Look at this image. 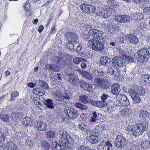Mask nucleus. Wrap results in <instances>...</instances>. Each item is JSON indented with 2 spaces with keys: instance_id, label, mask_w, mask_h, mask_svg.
I'll use <instances>...</instances> for the list:
<instances>
[{
  "instance_id": "obj_20",
  "label": "nucleus",
  "mask_w": 150,
  "mask_h": 150,
  "mask_svg": "<svg viewBox=\"0 0 150 150\" xmlns=\"http://www.w3.org/2000/svg\"><path fill=\"white\" fill-rule=\"evenodd\" d=\"M33 102L34 104L38 108L41 110H42V105L44 104L42 101L40 99V97H35L33 99Z\"/></svg>"
},
{
  "instance_id": "obj_37",
  "label": "nucleus",
  "mask_w": 150,
  "mask_h": 150,
  "mask_svg": "<svg viewBox=\"0 0 150 150\" xmlns=\"http://www.w3.org/2000/svg\"><path fill=\"white\" fill-rule=\"evenodd\" d=\"M134 19L135 20H136L135 23L137 22V21H140V20H142V19L143 18V15L141 13H135L133 14Z\"/></svg>"
},
{
  "instance_id": "obj_44",
  "label": "nucleus",
  "mask_w": 150,
  "mask_h": 150,
  "mask_svg": "<svg viewBox=\"0 0 150 150\" xmlns=\"http://www.w3.org/2000/svg\"><path fill=\"white\" fill-rule=\"evenodd\" d=\"M46 136L49 138H54L56 137V133L53 130H50L47 132Z\"/></svg>"
},
{
  "instance_id": "obj_60",
  "label": "nucleus",
  "mask_w": 150,
  "mask_h": 150,
  "mask_svg": "<svg viewBox=\"0 0 150 150\" xmlns=\"http://www.w3.org/2000/svg\"><path fill=\"white\" fill-rule=\"evenodd\" d=\"M126 132L128 135H131V126L130 125H128L126 129Z\"/></svg>"
},
{
  "instance_id": "obj_41",
  "label": "nucleus",
  "mask_w": 150,
  "mask_h": 150,
  "mask_svg": "<svg viewBox=\"0 0 150 150\" xmlns=\"http://www.w3.org/2000/svg\"><path fill=\"white\" fill-rule=\"evenodd\" d=\"M132 99L134 104L138 103L141 101V99L139 97V94H132Z\"/></svg>"
},
{
  "instance_id": "obj_25",
  "label": "nucleus",
  "mask_w": 150,
  "mask_h": 150,
  "mask_svg": "<svg viewBox=\"0 0 150 150\" xmlns=\"http://www.w3.org/2000/svg\"><path fill=\"white\" fill-rule=\"evenodd\" d=\"M33 93L36 95L43 96L45 94V91L42 88H39L37 87L33 89Z\"/></svg>"
},
{
  "instance_id": "obj_28",
  "label": "nucleus",
  "mask_w": 150,
  "mask_h": 150,
  "mask_svg": "<svg viewBox=\"0 0 150 150\" xmlns=\"http://www.w3.org/2000/svg\"><path fill=\"white\" fill-rule=\"evenodd\" d=\"M11 117L13 120L15 121L18 119H22V115L20 112H13L11 113Z\"/></svg>"
},
{
  "instance_id": "obj_17",
  "label": "nucleus",
  "mask_w": 150,
  "mask_h": 150,
  "mask_svg": "<svg viewBox=\"0 0 150 150\" xmlns=\"http://www.w3.org/2000/svg\"><path fill=\"white\" fill-rule=\"evenodd\" d=\"M115 19L118 22L121 23L128 22L130 20L129 16L124 15L116 16L115 17Z\"/></svg>"
},
{
  "instance_id": "obj_63",
  "label": "nucleus",
  "mask_w": 150,
  "mask_h": 150,
  "mask_svg": "<svg viewBox=\"0 0 150 150\" xmlns=\"http://www.w3.org/2000/svg\"><path fill=\"white\" fill-rule=\"evenodd\" d=\"M109 97V96L105 93H103L101 97L102 101L104 103L105 100Z\"/></svg>"
},
{
  "instance_id": "obj_14",
  "label": "nucleus",
  "mask_w": 150,
  "mask_h": 150,
  "mask_svg": "<svg viewBox=\"0 0 150 150\" xmlns=\"http://www.w3.org/2000/svg\"><path fill=\"white\" fill-rule=\"evenodd\" d=\"M72 34V35H73V36L74 37H73V38H74V39L73 38V39L71 40V41L74 42V45L75 46H76V48L74 47L73 51L79 52L82 49V47L81 45L78 42L79 37L76 34Z\"/></svg>"
},
{
  "instance_id": "obj_51",
  "label": "nucleus",
  "mask_w": 150,
  "mask_h": 150,
  "mask_svg": "<svg viewBox=\"0 0 150 150\" xmlns=\"http://www.w3.org/2000/svg\"><path fill=\"white\" fill-rule=\"evenodd\" d=\"M82 59L83 58L81 57H77L74 58L73 61L74 63L78 64L82 62Z\"/></svg>"
},
{
  "instance_id": "obj_48",
  "label": "nucleus",
  "mask_w": 150,
  "mask_h": 150,
  "mask_svg": "<svg viewBox=\"0 0 150 150\" xmlns=\"http://www.w3.org/2000/svg\"><path fill=\"white\" fill-rule=\"evenodd\" d=\"M30 120V119L29 117H25L23 119L22 123L24 126H27L29 125Z\"/></svg>"
},
{
  "instance_id": "obj_50",
  "label": "nucleus",
  "mask_w": 150,
  "mask_h": 150,
  "mask_svg": "<svg viewBox=\"0 0 150 150\" xmlns=\"http://www.w3.org/2000/svg\"><path fill=\"white\" fill-rule=\"evenodd\" d=\"M42 147L45 150H48L50 148V145L46 141H43L42 144Z\"/></svg>"
},
{
  "instance_id": "obj_15",
  "label": "nucleus",
  "mask_w": 150,
  "mask_h": 150,
  "mask_svg": "<svg viewBox=\"0 0 150 150\" xmlns=\"http://www.w3.org/2000/svg\"><path fill=\"white\" fill-rule=\"evenodd\" d=\"M99 134L96 131H92L91 132V135L89 136V142L92 144H96L98 141V136Z\"/></svg>"
},
{
  "instance_id": "obj_16",
  "label": "nucleus",
  "mask_w": 150,
  "mask_h": 150,
  "mask_svg": "<svg viewBox=\"0 0 150 150\" xmlns=\"http://www.w3.org/2000/svg\"><path fill=\"white\" fill-rule=\"evenodd\" d=\"M110 58L106 56H104L100 57L99 63L100 65L107 67L110 64Z\"/></svg>"
},
{
  "instance_id": "obj_18",
  "label": "nucleus",
  "mask_w": 150,
  "mask_h": 150,
  "mask_svg": "<svg viewBox=\"0 0 150 150\" xmlns=\"http://www.w3.org/2000/svg\"><path fill=\"white\" fill-rule=\"evenodd\" d=\"M68 81L73 86L78 85L79 83V79L78 76L75 75L68 77Z\"/></svg>"
},
{
  "instance_id": "obj_43",
  "label": "nucleus",
  "mask_w": 150,
  "mask_h": 150,
  "mask_svg": "<svg viewBox=\"0 0 150 150\" xmlns=\"http://www.w3.org/2000/svg\"><path fill=\"white\" fill-rule=\"evenodd\" d=\"M112 144L109 141H108L103 145V150H110V148H111Z\"/></svg>"
},
{
  "instance_id": "obj_35",
  "label": "nucleus",
  "mask_w": 150,
  "mask_h": 150,
  "mask_svg": "<svg viewBox=\"0 0 150 150\" xmlns=\"http://www.w3.org/2000/svg\"><path fill=\"white\" fill-rule=\"evenodd\" d=\"M66 75L68 77H70L71 76L75 75L74 73V70L71 67H67L65 70Z\"/></svg>"
},
{
  "instance_id": "obj_46",
  "label": "nucleus",
  "mask_w": 150,
  "mask_h": 150,
  "mask_svg": "<svg viewBox=\"0 0 150 150\" xmlns=\"http://www.w3.org/2000/svg\"><path fill=\"white\" fill-rule=\"evenodd\" d=\"M142 79L146 83H150V75L143 74Z\"/></svg>"
},
{
  "instance_id": "obj_1",
  "label": "nucleus",
  "mask_w": 150,
  "mask_h": 150,
  "mask_svg": "<svg viewBox=\"0 0 150 150\" xmlns=\"http://www.w3.org/2000/svg\"><path fill=\"white\" fill-rule=\"evenodd\" d=\"M149 127V122L144 121L140 124L134 125L132 128V134L134 137H137L144 131H148Z\"/></svg>"
},
{
  "instance_id": "obj_47",
  "label": "nucleus",
  "mask_w": 150,
  "mask_h": 150,
  "mask_svg": "<svg viewBox=\"0 0 150 150\" xmlns=\"http://www.w3.org/2000/svg\"><path fill=\"white\" fill-rule=\"evenodd\" d=\"M19 95V93L17 91H15L13 92L11 94V97L10 100L12 101L15 100L16 98Z\"/></svg>"
},
{
  "instance_id": "obj_7",
  "label": "nucleus",
  "mask_w": 150,
  "mask_h": 150,
  "mask_svg": "<svg viewBox=\"0 0 150 150\" xmlns=\"http://www.w3.org/2000/svg\"><path fill=\"white\" fill-rule=\"evenodd\" d=\"M59 142L62 146L68 145L69 143V139L70 137L69 134L66 132L63 131L61 134Z\"/></svg>"
},
{
  "instance_id": "obj_53",
  "label": "nucleus",
  "mask_w": 150,
  "mask_h": 150,
  "mask_svg": "<svg viewBox=\"0 0 150 150\" xmlns=\"http://www.w3.org/2000/svg\"><path fill=\"white\" fill-rule=\"evenodd\" d=\"M105 10L104 9H103L101 11L98 12L97 13V16H102L103 18H105Z\"/></svg>"
},
{
  "instance_id": "obj_40",
  "label": "nucleus",
  "mask_w": 150,
  "mask_h": 150,
  "mask_svg": "<svg viewBox=\"0 0 150 150\" xmlns=\"http://www.w3.org/2000/svg\"><path fill=\"white\" fill-rule=\"evenodd\" d=\"M82 75L86 79L91 80L93 78V76L91 74L86 71H83L82 72Z\"/></svg>"
},
{
  "instance_id": "obj_36",
  "label": "nucleus",
  "mask_w": 150,
  "mask_h": 150,
  "mask_svg": "<svg viewBox=\"0 0 150 150\" xmlns=\"http://www.w3.org/2000/svg\"><path fill=\"white\" fill-rule=\"evenodd\" d=\"M74 106L76 108L82 110H86L88 109L86 105L79 103L76 102L74 104Z\"/></svg>"
},
{
  "instance_id": "obj_57",
  "label": "nucleus",
  "mask_w": 150,
  "mask_h": 150,
  "mask_svg": "<svg viewBox=\"0 0 150 150\" xmlns=\"http://www.w3.org/2000/svg\"><path fill=\"white\" fill-rule=\"evenodd\" d=\"M78 149L79 150H88L90 149L88 146L83 145H81L79 146Z\"/></svg>"
},
{
  "instance_id": "obj_64",
  "label": "nucleus",
  "mask_w": 150,
  "mask_h": 150,
  "mask_svg": "<svg viewBox=\"0 0 150 150\" xmlns=\"http://www.w3.org/2000/svg\"><path fill=\"white\" fill-rule=\"evenodd\" d=\"M6 148V144L0 142V150H4Z\"/></svg>"
},
{
  "instance_id": "obj_3",
  "label": "nucleus",
  "mask_w": 150,
  "mask_h": 150,
  "mask_svg": "<svg viewBox=\"0 0 150 150\" xmlns=\"http://www.w3.org/2000/svg\"><path fill=\"white\" fill-rule=\"evenodd\" d=\"M138 55V61L139 62L144 63L149 61V54L148 52V48H143L139 50L137 53Z\"/></svg>"
},
{
  "instance_id": "obj_12",
  "label": "nucleus",
  "mask_w": 150,
  "mask_h": 150,
  "mask_svg": "<svg viewBox=\"0 0 150 150\" xmlns=\"http://www.w3.org/2000/svg\"><path fill=\"white\" fill-rule=\"evenodd\" d=\"M145 90L144 88L137 85H134L132 87V94H139L144 95L145 94Z\"/></svg>"
},
{
  "instance_id": "obj_23",
  "label": "nucleus",
  "mask_w": 150,
  "mask_h": 150,
  "mask_svg": "<svg viewBox=\"0 0 150 150\" xmlns=\"http://www.w3.org/2000/svg\"><path fill=\"white\" fill-rule=\"evenodd\" d=\"M100 114L96 111L93 112L90 114L91 117L89 121L91 122H95L97 120H99V115Z\"/></svg>"
},
{
  "instance_id": "obj_29",
  "label": "nucleus",
  "mask_w": 150,
  "mask_h": 150,
  "mask_svg": "<svg viewBox=\"0 0 150 150\" xmlns=\"http://www.w3.org/2000/svg\"><path fill=\"white\" fill-rule=\"evenodd\" d=\"M79 127L80 129L84 131L86 134H88L91 131L89 127L84 124H79Z\"/></svg>"
},
{
  "instance_id": "obj_56",
  "label": "nucleus",
  "mask_w": 150,
  "mask_h": 150,
  "mask_svg": "<svg viewBox=\"0 0 150 150\" xmlns=\"http://www.w3.org/2000/svg\"><path fill=\"white\" fill-rule=\"evenodd\" d=\"M124 112H125V115H129V113H131V110L130 108H129L125 107L123 108Z\"/></svg>"
},
{
  "instance_id": "obj_49",
  "label": "nucleus",
  "mask_w": 150,
  "mask_h": 150,
  "mask_svg": "<svg viewBox=\"0 0 150 150\" xmlns=\"http://www.w3.org/2000/svg\"><path fill=\"white\" fill-rule=\"evenodd\" d=\"M0 118L3 121L7 122L8 121L9 117L8 115L0 114Z\"/></svg>"
},
{
  "instance_id": "obj_45",
  "label": "nucleus",
  "mask_w": 150,
  "mask_h": 150,
  "mask_svg": "<svg viewBox=\"0 0 150 150\" xmlns=\"http://www.w3.org/2000/svg\"><path fill=\"white\" fill-rule=\"evenodd\" d=\"M54 96L57 100L60 101L63 99L62 94L61 92L57 91L54 92Z\"/></svg>"
},
{
  "instance_id": "obj_13",
  "label": "nucleus",
  "mask_w": 150,
  "mask_h": 150,
  "mask_svg": "<svg viewBox=\"0 0 150 150\" xmlns=\"http://www.w3.org/2000/svg\"><path fill=\"white\" fill-rule=\"evenodd\" d=\"M96 84L98 86L103 88L107 89L110 87V83L106 77L101 80L100 79H98Z\"/></svg>"
},
{
  "instance_id": "obj_24",
  "label": "nucleus",
  "mask_w": 150,
  "mask_h": 150,
  "mask_svg": "<svg viewBox=\"0 0 150 150\" xmlns=\"http://www.w3.org/2000/svg\"><path fill=\"white\" fill-rule=\"evenodd\" d=\"M24 9L26 11L27 14L29 16L33 15V12L30 10V6L29 3V0H27L24 4Z\"/></svg>"
},
{
  "instance_id": "obj_5",
  "label": "nucleus",
  "mask_w": 150,
  "mask_h": 150,
  "mask_svg": "<svg viewBox=\"0 0 150 150\" xmlns=\"http://www.w3.org/2000/svg\"><path fill=\"white\" fill-rule=\"evenodd\" d=\"M80 8L83 12L87 13H95L96 10V8L94 6L84 3L81 4Z\"/></svg>"
},
{
  "instance_id": "obj_10",
  "label": "nucleus",
  "mask_w": 150,
  "mask_h": 150,
  "mask_svg": "<svg viewBox=\"0 0 150 150\" xmlns=\"http://www.w3.org/2000/svg\"><path fill=\"white\" fill-rule=\"evenodd\" d=\"M76 34V33H72L71 32H69L66 33L65 34V36L66 38L68 39H70V41H69L66 44L65 46L68 49L70 50L73 51L74 49V47H75L73 43H74V42L71 41V40L73 39V37H74L72 34Z\"/></svg>"
},
{
  "instance_id": "obj_58",
  "label": "nucleus",
  "mask_w": 150,
  "mask_h": 150,
  "mask_svg": "<svg viewBox=\"0 0 150 150\" xmlns=\"http://www.w3.org/2000/svg\"><path fill=\"white\" fill-rule=\"evenodd\" d=\"M115 71L112 68L110 67H108L107 73H109L110 75H114Z\"/></svg>"
},
{
  "instance_id": "obj_59",
  "label": "nucleus",
  "mask_w": 150,
  "mask_h": 150,
  "mask_svg": "<svg viewBox=\"0 0 150 150\" xmlns=\"http://www.w3.org/2000/svg\"><path fill=\"white\" fill-rule=\"evenodd\" d=\"M107 4L109 6L111 7H114L115 5L113 0H108L107 1Z\"/></svg>"
},
{
  "instance_id": "obj_19",
  "label": "nucleus",
  "mask_w": 150,
  "mask_h": 150,
  "mask_svg": "<svg viewBox=\"0 0 150 150\" xmlns=\"http://www.w3.org/2000/svg\"><path fill=\"white\" fill-rule=\"evenodd\" d=\"M36 127L39 130L45 131L47 129V125L45 122L38 121L37 123Z\"/></svg>"
},
{
  "instance_id": "obj_27",
  "label": "nucleus",
  "mask_w": 150,
  "mask_h": 150,
  "mask_svg": "<svg viewBox=\"0 0 150 150\" xmlns=\"http://www.w3.org/2000/svg\"><path fill=\"white\" fill-rule=\"evenodd\" d=\"M79 100L83 103L87 104L89 103L91 104L92 100L89 99L88 97L86 95H84L80 96Z\"/></svg>"
},
{
  "instance_id": "obj_33",
  "label": "nucleus",
  "mask_w": 150,
  "mask_h": 150,
  "mask_svg": "<svg viewBox=\"0 0 150 150\" xmlns=\"http://www.w3.org/2000/svg\"><path fill=\"white\" fill-rule=\"evenodd\" d=\"M49 68V72L50 73L54 72H58L59 70V68L58 67L55 66L54 65L50 64L48 65Z\"/></svg>"
},
{
  "instance_id": "obj_62",
  "label": "nucleus",
  "mask_w": 150,
  "mask_h": 150,
  "mask_svg": "<svg viewBox=\"0 0 150 150\" xmlns=\"http://www.w3.org/2000/svg\"><path fill=\"white\" fill-rule=\"evenodd\" d=\"M5 136L4 133L0 131V142H2L5 140Z\"/></svg>"
},
{
  "instance_id": "obj_38",
  "label": "nucleus",
  "mask_w": 150,
  "mask_h": 150,
  "mask_svg": "<svg viewBox=\"0 0 150 150\" xmlns=\"http://www.w3.org/2000/svg\"><path fill=\"white\" fill-rule=\"evenodd\" d=\"M149 116V112L145 110H141L139 114V116L142 119H145L148 117Z\"/></svg>"
},
{
  "instance_id": "obj_34",
  "label": "nucleus",
  "mask_w": 150,
  "mask_h": 150,
  "mask_svg": "<svg viewBox=\"0 0 150 150\" xmlns=\"http://www.w3.org/2000/svg\"><path fill=\"white\" fill-rule=\"evenodd\" d=\"M143 20L136 22V24H137V27L139 29L143 30L145 28L146 25L143 22Z\"/></svg>"
},
{
  "instance_id": "obj_2",
  "label": "nucleus",
  "mask_w": 150,
  "mask_h": 150,
  "mask_svg": "<svg viewBox=\"0 0 150 150\" xmlns=\"http://www.w3.org/2000/svg\"><path fill=\"white\" fill-rule=\"evenodd\" d=\"M101 40L91 39L88 41V45L93 50L98 52L102 51L105 48V45Z\"/></svg>"
},
{
  "instance_id": "obj_21",
  "label": "nucleus",
  "mask_w": 150,
  "mask_h": 150,
  "mask_svg": "<svg viewBox=\"0 0 150 150\" xmlns=\"http://www.w3.org/2000/svg\"><path fill=\"white\" fill-rule=\"evenodd\" d=\"M120 85L116 83L113 84L111 86V92L114 95H117L120 92Z\"/></svg>"
},
{
  "instance_id": "obj_9",
  "label": "nucleus",
  "mask_w": 150,
  "mask_h": 150,
  "mask_svg": "<svg viewBox=\"0 0 150 150\" xmlns=\"http://www.w3.org/2000/svg\"><path fill=\"white\" fill-rule=\"evenodd\" d=\"M92 75L95 79L94 80L95 83H98V79H100L101 80L105 78L107 76H105V74L102 71H98V70L93 69L92 71Z\"/></svg>"
},
{
  "instance_id": "obj_22",
  "label": "nucleus",
  "mask_w": 150,
  "mask_h": 150,
  "mask_svg": "<svg viewBox=\"0 0 150 150\" xmlns=\"http://www.w3.org/2000/svg\"><path fill=\"white\" fill-rule=\"evenodd\" d=\"M120 99H119V102L122 105L125 106H127L129 104V102L127 98L125 95L120 96Z\"/></svg>"
},
{
  "instance_id": "obj_6",
  "label": "nucleus",
  "mask_w": 150,
  "mask_h": 150,
  "mask_svg": "<svg viewBox=\"0 0 150 150\" xmlns=\"http://www.w3.org/2000/svg\"><path fill=\"white\" fill-rule=\"evenodd\" d=\"M88 34L90 36H91L93 37L92 39L102 40H103V38L102 37L103 33L97 29H92L90 30L88 32Z\"/></svg>"
},
{
  "instance_id": "obj_55",
  "label": "nucleus",
  "mask_w": 150,
  "mask_h": 150,
  "mask_svg": "<svg viewBox=\"0 0 150 150\" xmlns=\"http://www.w3.org/2000/svg\"><path fill=\"white\" fill-rule=\"evenodd\" d=\"M139 41L138 38L135 35L132 36V43L135 44H137Z\"/></svg>"
},
{
  "instance_id": "obj_26",
  "label": "nucleus",
  "mask_w": 150,
  "mask_h": 150,
  "mask_svg": "<svg viewBox=\"0 0 150 150\" xmlns=\"http://www.w3.org/2000/svg\"><path fill=\"white\" fill-rule=\"evenodd\" d=\"M6 148L8 150H17L18 147L13 142H8L6 144Z\"/></svg>"
},
{
  "instance_id": "obj_31",
  "label": "nucleus",
  "mask_w": 150,
  "mask_h": 150,
  "mask_svg": "<svg viewBox=\"0 0 150 150\" xmlns=\"http://www.w3.org/2000/svg\"><path fill=\"white\" fill-rule=\"evenodd\" d=\"M45 105L49 109H54V106L53 105V101L52 100L50 99H48L45 100Z\"/></svg>"
},
{
  "instance_id": "obj_39",
  "label": "nucleus",
  "mask_w": 150,
  "mask_h": 150,
  "mask_svg": "<svg viewBox=\"0 0 150 150\" xmlns=\"http://www.w3.org/2000/svg\"><path fill=\"white\" fill-rule=\"evenodd\" d=\"M141 146L143 149H147L150 146V142L148 140L144 141L141 143Z\"/></svg>"
},
{
  "instance_id": "obj_42",
  "label": "nucleus",
  "mask_w": 150,
  "mask_h": 150,
  "mask_svg": "<svg viewBox=\"0 0 150 150\" xmlns=\"http://www.w3.org/2000/svg\"><path fill=\"white\" fill-rule=\"evenodd\" d=\"M105 10V18H107L109 17L112 13V9L109 7H108L107 8L104 9Z\"/></svg>"
},
{
  "instance_id": "obj_61",
  "label": "nucleus",
  "mask_w": 150,
  "mask_h": 150,
  "mask_svg": "<svg viewBox=\"0 0 150 150\" xmlns=\"http://www.w3.org/2000/svg\"><path fill=\"white\" fill-rule=\"evenodd\" d=\"M53 150H61L62 147L58 143H56L55 146L53 148Z\"/></svg>"
},
{
  "instance_id": "obj_52",
  "label": "nucleus",
  "mask_w": 150,
  "mask_h": 150,
  "mask_svg": "<svg viewBox=\"0 0 150 150\" xmlns=\"http://www.w3.org/2000/svg\"><path fill=\"white\" fill-rule=\"evenodd\" d=\"M143 12L146 15H150V7H144L143 9Z\"/></svg>"
},
{
  "instance_id": "obj_30",
  "label": "nucleus",
  "mask_w": 150,
  "mask_h": 150,
  "mask_svg": "<svg viewBox=\"0 0 150 150\" xmlns=\"http://www.w3.org/2000/svg\"><path fill=\"white\" fill-rule=\"evenodd\" d=\"M104 103L102 101L91 100V104L99 108H102L105 106Z\"/></svg>"
},
{
  "instance_id": "obj_8",
  "label": "nucleus",
  "mask_w": 150,
  "mask_h": 150,
  "mask_svg": "<svg viewBox=\"0 0 150 150\" xmlns=\"http://www.w3.org/2000/svg\"><path fill=\"white\" fill-rule=\"evenodd\" d=\"M126 144L125 139L120 135H118L116 137L114 144L117 147L122 148Z\"/></svg>"
},
{
  "instance_id": "obj_32",
  "label": "nucleus",
  "mask_w": 150,
  "mask_h": 150,
  "mask_svg": "<svg viewBox=\"0 0 150 150\" xmlns=\"http://www.w3.org/2000/svg\"><path fill=\"white\" fill-rule=\"evenodd\" d=\"M58 65L60 68H64L66 64L65 60L62 58L59 57L57 59Z\"/></svg>"
},
{
  "instance_id": "obj_11",
  "label": "nucleus",
  "mask_w": 150,
  "mask_h": 150,
  "mask_svg": "<svg viewBox=\"0 0 150 150\" xmlns=\"http://www.w3.org/2000/svg\"><path fill=\"white\" fill-rule=\"evenodd\" d=\"M79 83L80 87L83 88L84 91L89 92L92 91L93 86L92 84H89L82 80L79 81Z\"/></svg>"
},
{
  "instance_id": "obj_4",
  "label": "nucleus",
  "mask_w": 150,
  "mask_h": 150,
  "mask_svg": "<svg viewBox=\"0 0 150 150\" xmlns=\"http://www.w3.org/2000/svg\"><path fill=\"white\" fill-rule=\"evenodd\" d=\"M65 113L66 116L70 119L76 118L79 115L78 111L71 106L66 107Z\"/></svg>"
},
{
  "instance_id": "obj_54",
  "label": "nucleus",
  "mask_w": 150,
  "mask_h": 150,
  "mask_svg": "<svg viewBox=\"0 0 150 150\" xmlns=\"http://www.w3.org/2000/svg\"><path fill=\"white\" fill-rule=\"evenodd\" d=\"M120 59L118 57H116L113 58L112 59V62L113 64L119 65V61H120Z\"/></svg>"
}]
</instances>
